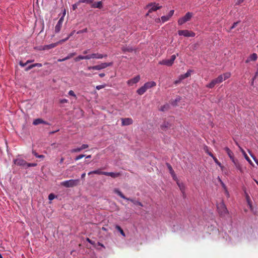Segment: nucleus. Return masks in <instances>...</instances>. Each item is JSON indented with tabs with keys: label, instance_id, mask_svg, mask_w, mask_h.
I'll return each instance as SVG.
<instances>
[{
	"label": "nucleus",
	"instance_id": "obj_1",
	"mask_svg": "<svg viewBox=\"0 0 258 258\" xmlns=\"http://www.w3.org/2000/svg\"><path fill=\"white\" fill-rule=\"evenodd\" d=\"M174 121V117L171 116L164 120L162 123V131H167L168 129L173 128V123Z\"/></svg>",
	"mask_w": 258,
	"mask_h": 258
},
{
	"label": "nucleus",
	"instance_id": "obj_2",
	"mask_svg": "<svg viewBox=\"0 0 258 258\" xmlns=\"http://www.w3.org/2000/svg\"><path fill=\"white\" fill-rule=\"evenodd\" d=\"M79 182V179H70L61 182L60 185L66 187H73L78 185Z\"/></svg>",
	"mask_w": 258,
	"mask_h": 258
},
{
	"label": "nucleus",
	"instance_id": "obj_3",
	"mask_svg": "<svg viewBox=\"0 0 258 258\" xmlns=\"http://www.w3.org/2000/svg\"><path fill=\"white\" fill-rule=\"evenodd\" d=\"M114 192L115 193H116V194H117L121 198H122V199H123L124 200H127V201H130L131 202L133 203L135 205H139V206H140L141 207H143V204L140 202H139V201H135V200H133L132 199L127 198L125 197L122 194V193L118 189H117V188L114 189Z\"/></svg>",
	"mask_w": 258,
	"mask_h": 258
},
{
	"label": "nucleus",
	"instance_id": "obj_4",
	"mask_svg": "<svg viewBox=\"0 0 258 258\" xmlns=\"http://www.w3.org/2000/svg\"><path fill=\"white\" fill-rule=\"evenodd\" d=\"M223 81V75L219 76L217 78L213 79L209 84L206 85L208 88H213L216 84H220Z\"/></svg>",
	"mask_w": 258,
	"mask_h": 258
},
{
	"label": "nucleus",
	"instance_id": "obj_5",
	"mask_svg": "<svg viewBox=\"0 0 258 258\" xmlns=\"http://www.w3.org/2000/svg\"><path fill=\"white\" fill-rule=\"evenodd\" d=\"M193 14L191 12H187L184 15V16L180 18L178 20V24L179 25H181L185 23V22L189 21L191 17H192Z\"/></svg>",
	"mask_w": 258,
	"mask_h": 258
},
{
	"label": "nucleus",
	"instance_id": "obj_6",
	"mask_svg": "<svg viewBox=\"0 0 258 258\" xmlns=\"http://www.w3.org/2000/svg\"><path fill=\"white\" fill-rule=\"evenodd\" d=\"M178 34L179 36H184V37H195V33L187 30H178Z\"/></svg>",
	"mask_w": 258,
	"mask_h": 258
},
{
	"label": "nucleus",
	"instance_id": "obj_7",
	"mask_svg": "<svg viewBox=\"0 0 258 258\" xmlns=\"http://www.w3.org/2000/svg\"><path fill=\"white\" fill-rule=\"evenodd\" d=\"M65 15H66V12H64L62 16L59 18L58 21L57 22V23L56 24V26H55L54 31L56 33L59 32L60 31V29L62 27V23L64 20V17Z\"/></svg>",
	"mask_w": 258,
	"mask_h": 258
},
{
	"label": "nucleus",
	"instance_id": "obj_8",
	"mask_svg": "<svg viewBox=\"0 0 258 258\" xmlns=\"http://www.w3.org/2000/svg\"><path fill=\"white\" fill-rule=\"evenodd\" d=\"M217 209L219 213L221 215L224 216L228 213V210L226 207L225 205L223 203H220L218 206Z\"/></svg>",
	"mask_w": 258,
	"mask_h": 258
},
{
	"label": "nucleus",
	"instance_id": "obj_9",
	"mask_svg": "<svg viewBox=\"0 0 258 258\" xmlns=\"http://www.w3.org/2000/svg\"><path fill=\"white\" fill-rule=\"evenodd\" d=\"M175 58H176V55L175 54H173L171 56V57L169 59H165L162 60V65L163 64V65H166L168 67H170L173 64Z\"/></svg>",
	"mask_w": 258,
	"mask_h": 258
},
{
	"label": "nucleus",
	"instance_id": "obj_10",
	"mask_svg": "<svg viewBox=\"0 0 258 258\" xmlns=\"http://www.w3.org/2000/svg\"><path fill=\"white\" fill-rule=\"evenodd\" d=\"M166 165L167 167V168H168V169L169 171V173H170L173 179V180H177V177L176 176V175L171 165L168 163H166Z\"/></svg>",
	"mask_w": 258,
	"mask_h": 258
},
{
	"label": "nucleus",
	"instance_id": "obj_11",
	"mask_svg": "<svg viewBox=\"0 0 258 258\" xmlns=\"http://www.w3.org/2000/svg\"><path fill=\"white\" fill-rule=\"evenodd\" d=\"M88 56L89 57V59L91 58L101 59L103 57H106L107 55L106 54L103 55L99 53H92L91 54L88 55Z\"/></svg>",
	"mask_w": 258,
	"mask_h": 258
},
{
	"label": "nucleus",
	"instance_id": "obj_12",
	"mask_svg": "<svg viewBox=\"0 0 258 258\" xmlns=\"http://www.w3.org/2000/svg\"><path fill=\"white\" fill-rule=\"evenodd\" d=\"M140 80V76H137L127 81V84L129 86H132L135 84L137 83Z\"/></svg>",
	"mask_w": 258,
	"mask_h": 258
},
{
	"label": "nucleus",
	"instance_id": "obj_13",
	"mask_svg": "<svg viewBox=\"0 0 258 258\" xmlns=\"http://www.w3.org/2000/svg\"><path fill=\"white\" fill-rule=\"evenodd\" d=\"M14 162L15 164L18 166H25L27 164V162L25 160L21 158L16 159L14 161Z\"/></svg>",
	"mask_w": 258,
	"mask_h": 258
},
{
	"label": "nucleus",
	"instance_id": "obj_14",
	"mask_svg": "<svg viewBox=\"0 0 258 258\" xmlns=\"http://www.w3.org/2000/svg\"><path fill=\"white\" fill-rule=\"evenodd\" d=\"M133 123V120L131 118H121V124L123 126L128 125Z\"/></svg>",
	"mask_w": 258,
	"mask_h": 258
},
{
	"label": "nucleus",
	"instance_id": "obj_15",
	"mask_svg": "<svg viewBox=\"0 0 258 258\" xmlns=\"http://www.w3.org/2000/svg\"><path fill=\"white\" fill-rule=\"evenodd\" d=\"M232 162L233 163L234 165L236 167V169L240 171V172H243V170L241 167V164L239 163L238 160L236 159H233L231 160Z\"/></svg>",
	"mask_w": 258,
	"mask_h": 258
},
{
	"label": "nucleus",
	"instance_id": "obj_16",
	"mask_svg": "<svg viewBox=\"0 0 258 258\" xmlns=\"http://www.w3.org/2000/svg\"><path fill=\"white\" fill-rule=\"evenodd\" d=\"M104 175L106 176H109L113 178H115L120 176L121 175V173L120 172H105Z\"/></svg>",
	"mask_w": 258,
	"mask_h": 258
},
{
	"label": "nucleus",
	"instance_id": "obj_17",
	"mask_svg": "<svg viewBox=\"0 0 258 258\" xmlns=\"http://www.w3.org/2000/svg\"><path fill=\"white\" fill-rule=\"evenodd\" d=\"M174 12V10H171L167 16H162V23L168 21L173 16Z\"/></svg>",
	"mask_w": 258,
	"mask_h": 258
},
{
	"label": "nucleus",
	"instance_id": "obj_18",
	"mask_svg": "<svg viewBox=\"0 0 258 258\" xmlns=\"http://www.w3.org/2000/svg\"><path fill=\"white\" fill-rule=\"evenodd\" d=\"M41 123H43V124H49V123L43 120L41 118L35 119L34 120V121L33 122V124L35 125H38V124H39Z\"/></svg>",
	"mask_w": 258,
	"mask_h": 258
},
{
	"label": "nucleus",
	"instance_id": "obj_19",
	"mask_svg": "<svg viewBox=\"0 0 258 258\" xmlns=\"http://www.w3.org/2000/svg\"><path fill=\"white\" fill-rule=\"evenodd\" d=\"M174 180L176 182V183H177L178 186L179 187L180 190H181L182 193L184 195V190H185V186H184V184L182 182H180L178 179H177V180Z\"/></svg>",
	"mask_w": 258,
	"mask_h": 258
},
{
	"label": "nucleus",
	"instance_id": "obj_20",
	"mask_svg": "<svg viewBox=\"0 0 258 258\" xmlns=\"http://www.w3.org/2000/svg\"><path fill=\"white\" fill-rule=\"evenodd\" d=\"M224 150L226 151L227 155L231 160L234 158V154L233 152L227 147H225Z\"/></svg>",
	"mask_w": 258,
	"mask_h": 258
},
{
	"label": "nucleus",
	"instance_id": "obj_21",
	"mask_svg": "<svg viewBox=\"0 0 258 258\" xmlns=\"http://www.w3.org/2000/svg\"><path fill=\"white\" fill-rule=\"evenodd\" d=\"M156 85V83L154 81H151L146 83L144 86L145 87L146 89L147 90L148 89L155 86Z\"/></svg>",
	"mask_w": 258,
	"mask_h": 258
},
{
	"label": "nucleus",
	"instance_id": "obj_22",
	"mask_svg": "<svg viewBox=\"0 0 258 258\" xmlns=\"http://www.w3.org/2000/svg\"><path fill=\"white\" fill-rule=\"evenodd\" d=\"M257 54L255 53H253L248 57V58L245 60V62L248 63L250 61H255L257 59Z\"/></svg>",
	"mask_w": 258,
	"mask_h": 258
},
{
	"label": "nucleus",
	"instance_id": "obj_23",
	"mask_svg": "<svg viewBox=\"0 0 258 258\" xmlns=\"http://www.w3.org/2000/svg\"><path fill=\"white\" fill-rule=\"evenodd\" d=\"M91 4H92L91 7L93 8L101 9L102 7V3L101 1L98 2L97 3H93Z\"/></svg>",
	"mask_w": 258,
	"mask_h": 258
},
{
	"label": "nucleus",
	"instance_id": "obj_24",
	"mask_svg": "<svg viewBox=\"0 0 258 258\" xmlns=\"http://www.w3.org/2000/svg\"><path fill=\"white\" fill-rule=\"evenodd\" d=\"M82 59H89V57L88 56V55L85 56L80 55L74 58V60L76 62H78L80 60Z\"/></svg>",
	"mask_w": 258,
	"mask_h": 258
},
{
	"label": "nucleus",
	"instance_id": "obj_25",
	"mask_svg": "<svg viewBox=\"0 0 258 258\" xmlns=\"http://www.w3.org/2000/svg\"><path fill=\"white\" fill-rule=\"evenodd\" d=\"M181 100V97L180 96H178L175 99L172 100L171 101V104L173 106H176L177 105V103Z\"/></svg>",
	"mask_w": 258,
	"mask_h": 258
},
{
	"label": "nucleus",
	"instance_id": "obj_26",
	"mask_svg": "<svg viewBox=\"0 0 258 258\" xmlns=\"http://www.w3.org/2000/svg\"><path fill=\"white\" fill-rule=\"evenodd\" d=\"M191 71L190 70H188L187 71V72L184 74H183V75H181L179 77H180V80H182L187 77H188L189 76H190V74H191Z\"/></svg>",
	"mask_w": 258,
	"mask_h": 258
},
{
	"label": "nucleus",
	"instance_id": "obj_27",
	"mask_svg": "<svg viewBox=\"0 0 258 258\" xmlns=\"http://www.w3.org/2000/svg\"><path fill=\"white\" fill-rule=\"evenodd\" d=\"M146 91H147V90L146 89L145 87L143 85V86H142L141 87H140L139 89H138L137 90V92L139 95H142L144 93H145Z\"/></svg>",
	"mask_w": 258,
	"mask_h": 258
},
{
	"label": "nucleus",
	"instance_id": "obj_28",
	"mask_svg": "<svg viewBox=\"0 0 258 258\" xmlns=\"http://www.w3.org/2000/svg\"><path fill=\"white\" fill-rule=\"evenodd\" d=\"M113 63L112 62H103L100 64V67L101 69H104L108 67H110L112 66Z\"/></svg>",
	"mask_w": 258,
	"mask_h": 258
},
{
	"label": "nucleus",
	"instance_id": "obj_29",
	"mask_svg": "<svg viewBox=\"0 0 258 258\" xmlns=\"http://www.w3.org/2000/svg\"><path fill=\"white\" fill-rule=\"evenodd\" d=\"M87 69L88 70H102L100 64L94 66H89L87 67Z\"/></svg>",
	"mask_w": 258,
	"mask_h": 258
},
{
	"label": "nucleus",
	"instance_id": "obj_30",
	"mask_svg": "<svg viewBox=\"0 0 258 258\" xmlns=\"http://www.w3.org/2000/svg\"><path fill=\"white\" fill-rule=\"evenodd\" d=\"M212 158L213 159L214 162H215V163L218 165L219 167H221V169H222L224 166L221 164V163L218 160V159L216 158V157L215 156H213L212 157Z\"/></svg>",
	"mask_w": 258,
	"mask_h": 258
},
{
	"label": "nucleus",
	"instance_id": "obj_31",
	"mask_svg": "<svg viewBox=\"0 0 258 258\" xmlns=\"http://www.w3.org/2000/svg\"><path fill=\"white\" fill-rule=\"evenodd\" d=\"M204 149L205 152L207 153V154L209 155L211 157H213L214 156L210 151H209V148L208 146H205Z\"/></svg>",
	"mask_w": 258,
	"mask_h": 258
},
{
	"label": "nucleus",
	"instance_id": "obj_32",
	"mask_svg": "<svg viewBox=\"0 0 258 258\" xmlns=\"http://www.w3.org/2000/svg\"><path fill=\"white\" fill-rule=\"evenodd\" d=\"M121 49L123 52H132L133 50V48H132L131 47L124 46L122 47L121 48Z\"/></svg>",
	"mask_w": 258,
	"mask_h": 258
},
{
	"label": "nucleus",
	"instance_id": "obj_33",
	"mask_svg": "<svg viewBox=\"0 0 258 258\" xmlns=\"http://www.w3.org/2000/svg\"><path fill=\"white\" fill-rule=\"evenodd\" d=\"M223 81L225 80L228 78H229L231 76V74L230 73H226L223 74Z\"/></svg>",
	"mask_w": 258,
	"mask_h": 258
},
{
	"label": "nucleus",
	"instance_id": "obj_34",
	"mask_svg": "<svg viewBox=\"0 0 258 258\" xmlns=\"http://www.w3.org/2000/svg\"><path fill=\"white\" fill-rule=\"evenodd\" d=\"M92 172H93V174H96L99 175H104V173H105V171H101L99 169L92 171Z\"/></svg>",
	"mask_w": 258,
	"mask_h": 258
},
{
	"label": "nucleus",
	"instance_id": "obj_35",
	"mask_svg": "<svg viewBox=\"0 0 258 258\" xmlns=\"http://www.w3.org/2000/svg\"><path fill=\"white\" fill-rule=\"evenodd\" d=\"M115 228L120 232V233H121V234L122 235H123V236H125L124 232H123V230L122 229V228L119 226L116 225L115 226Z\"/></svg>",
	"mask_w": 258,
	"mask_h": 258
},
{
	"label": "nucleus",
	"instance_id": "obj_36",
	"mask_svg": "<svg viewBox=\"0 0 258 258\" xmlns=\"http://www.w3.org/2000/svg\"><path fill=\"white\" fill-rule=\"evenodd\" d=\"M93 2V0H80L79 2V3H87L89 4H91Z\"/></svg>",
	"mask_w": 258,
	"mask_h": 258
},
{
	"label": "nucleus",
	"instance_id": "obj_37",
	"mask_svg": "<svg viewBox=\"0 0 258 258\" xmlns=\"http://www.w3.org/2000/svg\"><path fill=\"white\" fill-rule=\"evenodd\" d=\"M159 8V7H157L156 6H153L149 10L148 13H152L153 11H155Z\"/></svg>",
	"mask_w": 258,
	"mask_h": 258
},
{
	"label": "nucleus",
	"instance_id": "obj_38",
	"mask_svg": "<svg viewBox=\"0 0 258 258\" xmlns=\"http://www.w3.org/2000/svg\"><path fill=\"white\" fill-rule=\"evenodd\" d=\"M219 181H220L222 187L224 189L225 192L227 194V195H228V192L227 187H226L225 184L223 183V182L220 178L219 179Z\"/></svg>",
	"mask_w": 258,
	"mask_h": 258
},
{
	"label": "nucleus",
	"instance_id": "obj_39",
	"mask_svg": "<svg viewBox=\"0 0 258 258\" xmlns=\"http://www.w3.org/2000/svg\"><path fill=\"white\" fill-rule=\"evenodd\" d=\"M76 54V53L75 52L70 53L66 57V59H67V60L71 58L72 57H73L74 56H75Z\"/></svg>",
	"mask_w": 258,
	"mask_h": 258
},
{
	"label": "nucleus",
	"instance_id": "obj_40",
	"mask_svg": "<svg viewBox=\"0 0 258 258\" xmlns=\"http://www.w3.org/2000/svg\"><path fill=\"white\" fill-rule=\"evenodd\" d=\"M33 154L37 158H44V156L43 155H38L35 151H33Z\"/></svg>",
	"mask_w": 258,
	"mask_h": 258
},
{
	"label": "nucleus",
	"instance_id": "obj_41",
	"mask_svg": "<svg viewBox=\"0 0 258 258\" xmlns=\"http://www.w3.org/2000/svg\"><path fill=\"white\" fill-rule=\"evenodd\" d=\"M170 108V105L168 104H166L162 106V111L164 110H167Z\"/></svg>",
	"mask_w": 258,
	"mask_h": 258
},
{
	"label": "nucleus",
	"instance_id": "obj_42",
	"mask_svg": "<svg viewBox=\"0 0 258 258\" xmlns=\"http://www.w3.org/2000/svg\"><path fill=\"white\" fill-rule=\"evenodd\" d=\"M81 151H82V149L81 148V147H80V148H77L76 149H73L71 150V153H77V152H79Z\"/></svg>",
	"mask_w": 258,
	"mask_h": 258
},
{
	"label": "nucleus",
	"instance_id": "obj_43",
	"mask_svg": "<svg viewBox=\"0 0 258 258\" xmlns=\"http://www.w3.org/2000/svg\"><path fill=\"white\" fill-rule=\"evenodd\" d=\"M244 157L245 159L249 162V164H252V162L251 161V160L249 159V158L248 157L246 153H244Z\"/></svg>",
	"mask_w": 258,
	"mask_h": 258
},
{
	"label": "nucleus",
	"instance_id": "obj_44",
	"mask_svg": "<svg viewBox=\"0 0 258 258\" xmlns=\"http://www.w3.org/2000/svg\"><path fill=\"white\" fill-rule=\"evenodd\" d=\"M55 198V195L53 194H50L48 196V199L50 201L53 200Z\"/></svg>",
	"mask_w": 258,
	"mask_h": 258
},
{
	"label": "nucleus",
	"instance_id": "obj_45",
	"mask_svg": "<svg viewBox=\"0 0 258 258\" xmlns=\"http://www.w3.org/2000/svg\"><path fill=\"white\" fill-rule=\"evenodd\" d=\"M106 85H98L96 87V89L97 90H100L101 89H103L105 87Z\"/></svg>",
	"mask_w": 258,
	"mask_h": 258
},
{
	"label": "nucleus",
	"instance_id": "obj_46",
	"mask_svg": "<svg viewBox=\"0 0 258 258\" xmlns=\"http://www.w3.org/2000/svg\"><path fill=\"white\" fill-rule=\"evenodd\" d=\"M85 156V155H83V154L80 155L76 157L75 160L76 161L82 159V158L84 157Z\"/></svg>",
	"mask_w": 258,
	"mask_h": 258
},
{
	"label": "nucleus",
	"instance_id": "obj_47",
	"mask_svg": "<svg viewBox=\"0 0 258 258\" xmlns=\"http://www.w3.org/2000/svg\"><path fill=\"white\" fill-rule=\"evenodd\" d=\"M87 32V28H85L83 30H79L78 31L77 33V34H81V33H86Z\"/></svg>",
	"mask_w": 258,
	"mask_h": 258
},
{
	"label": "nucleus",
	"instance_id": "obj_48",
	"mask_svg": "<svg viewBox=\"0 0 258 258\" xmlns=\"http://www.w3.org/2000/svg\"><path fill=\"white\" fill-rule=\"evenodd\" d=\"M239 23V21H237V22H234L232 26L231 27L230 29L232 30V29H234V28H235L237 26V24Z\"/></svg>",
	"mask_w": 258,
	"mask_h": 258
},
{
	"label": "nucleus",
	"instance_id": "obj_49",
	"mask_svg": "<svg viewBox=\"0 0 258 258\" xmlns=\"http://www.w3.org/2000/svg\"><path fill=\"white\" fill-rule=\"evenodd\" d=\"M69 39V37H67L65 39H61L60 40H59L57 43L58 44H62V43L66 42V41H67Z\"/></svg>",
	"mask_w": 258,
	"mask_h": 258
},
{
	"label": "nucleus",
	"instance_id": "obj_50",
	"mask_svg": "<svg viewBox=\"0 0 258 258\" xmlns=\"http://www.w3.org/2000/svg\"><path fill=\"white\" fill-rule=\"evenodd\" d=\"M37 165L36 163H27L26 164V166L27 167H35Z\"/></svg>",
	"mask_w": 258,
	"mask_h": 258
},
{
	"label": "nucleus",
	"instance_id": "obj_51",
	"mask_svg": "<svg viewBox=\"0 0 258 258\" xmlns=\"http://www.w3.org/2000/svg\"><path fill=\"white\" fill-rule=\"evenodd\" d=\"M33 68L37 67H41L42 66V64L40 63H35L34 64H32Z\"/></svg>",
	"mask_w": 258,
	"mask_h": 258
},
{
	"label": "nucleus",
	"instance_id": "obj_52",
	"mask_svg": "<svg viewBox=\"0 0 258 258\" xmlns=\"http://www.w3.org/2000/svg\"><path fill=\"white\" fill-rule=\"evenodd\" d=\"M79 4L80 3H76V4H74L72 6L73 10H75L77 8V7L79 6Z\"/></svg>",
	"mask_w": 258,
	"mask_h": 258
},
{
	"label": "nucleus",
	"instance_id": "obj_53",
	"mask_svg": "<svg viewBox=\"0 0 258 258\" xmlns=\"http://www.w3.org/2000/svg\"><path fill=\"white\" fill-rule=\"evenodd\" d=\"M250 155L251 156V157L253 158V159L254 160V161L255 162L256 164L258 165V160H257L256 157L254 155L251 154L250 153Z\"/></svg>",
	"mask_w": 258,
	"mask_h": 258
},
{
	"label": "nucleus",
	"instance_id": "obj_54",
	"mask_svg": "<svg viewBox=\"0 0 258 258\" xmlns=\"http://www.w3.org/2000/svg\"><path fill=\"white\" fill-rule=\"evenodd\" d=\"M88 147H89V146L87 144H83L81 146V148L82 149V150L85 149L86 148H88Z\"/></svg>",
	"mask_w": 258,
	"mask_h": 258
},
{
	"label": "nucleus",
	"instance_id": "obj_55",
	"mask_svg": "<svg viewBox=\"0 0 258 258\" xmlns=\"http://www.w3.org/2000/svg\"><path fill=\"white\" fill-rule=\"evenodd\" d=\"M69 94L71 96H74V97H76L74 92L72 90H70L69 92Z\"/></svg>",
	"mask_w": 258,
	"mask_h": 258
},
{
	"label": "nucleus",
	"instance_id": "obj_56",
	"mask_svg": "<svg viewBox=\"0 0 258 258\" xmlns=\"http://www.w3.org/2000/svg\"><path fill=\"white\" fill-rule=\"evenodd\" d=\"M68 102V100L66 99H61L59 101V102L61 104H63V103H67Z\"/></svg>",
	"mask_w": 258,
	"mask_h": 258
},
{
	"label": "nucleus",
	"instance_id": "obj_57",
	"mask_svg": "<svg viewBox=\"0 0 258 258\" xmlns=\"http://www.w3.org/2000/svg\"><path fill=\"white\" fill-rule=\"evenodd\" d=\"M58 43H53V44H51L50 45H49L48 46V47L50 48H53V47H55L57 45H58Z\"/></svg>",
	"mask_w": 258,
	"mask_h": 258
},
{
	"label": "nucleus",
	"instance_id": "obj_58",
	"mask_svg": "<svg viewBox=\"0 0 258 258\" xmlns=\"http://www.w3.org/2000/svg\"><path fill=\"white\" fill-rule=\"evenodd\" d=\"M32 68H33V66L32 64H31L25 69V71H28L29 70L32 69Z\"/></svg>",
	"mask_w": 258,
	"mask_h": 258
},
{
	"label": "nucleus",
	"instance_id": "obj_59",
	"mask_svg": "<svg viewBox=\"0 0 258 258\" xmlns=\"http://www.w3.org/2000/svg\"><path fill=\"white\" fill-rule=\"evenodd\" d=\"M86 240L89 242L90 243H91V244H95V242L93 241L92 240H90L89 238H87Z\"/></svg>",
	"mask_w": 258,
	"mask_h": 258
},
{
	"label": "nucleus",
	"instance_id": "obj_60",
	"mask_svg": "<svg viewBox=\"0 0 258 258\" xmlns=\"http://www.w3.org/2000/svg\"><path fill=\"white\" fill-rule=\"evenodd\" d=\"M20 65L23 67L26 66L27 64L26 62L25 63H24L22 61H20V63H19Z\"/></svg>",
	"mask_w": 258,
	"mask_h": 258
},
{
	"label": "nucleus",
	"instance_id": "obj_61",
	"mask_svg": "<svg viewBox=\"0 0 258 258\" xmlns=\"http://www.w3.org/2000/svg\"><path fill=\"white\" fill-rule=\"evenodd\" d=\"M244 1V0H238V1H237V2L236 3V5H240V4H241L242 3H243Z\"/></svg>",
	"mask_w": 258,
	"mask_h": 258
},
{
	"label": "nucleus",
	"instance_id": "obj_62",
	"mask_svg": "<svg viewBox=\"0 0 258 258\" xmlns=\"http://www.w3.org/2000/svg\"><path fill=\"white\" fill-rule=\"evenodd\" d=\"M75 32V31H73L68 35L69 39L74 34Z\"/></svg>",
	"mask_w": 258,
	"mask_h": 258
},
{
	"label": "nucleus",
	"instance_id": "obj_63",
	"mask_svg": "<svg viewBox=\"0 0 258 258\" xmlns=\"http://www.w3.org/2000/svg\"><path fill=\"white\" fill-rule=\"evenodd\" d=\"M67 60V59H66V57L63 58H62V59H58L57 60V61L58 62H61V61H65Z\"/></svg>",
	"mask_w": 258,
	"mask_h": 258
},
{
	"label": "nucleus",
	"instance_id": "obj_64",
	"mask_svg": "<svg viewBox=\"0 0 258 258\" xmlns=\"http://www.w3.org/2000/svg\"><path fill=\"white\" fill-rule=\"evenodd\" d=\"M99 76L100 77L102 78L105 76V74L104 73H100L99 74Z\"/></svg>",
	"mask_w": 258,
	"mask_h": 258
}]
</instances>
